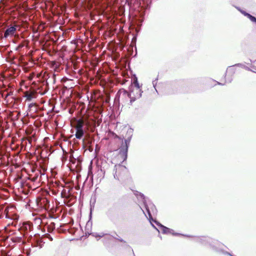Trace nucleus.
I'll list each match as a JSON object with an SVG mask.
<instances>
[{
  "instance_id": "obj_10",
  "label": "nucleus",
  "mask_w": 256,
  "mask_h": 256,
  "mask_svg": "<svg viewBox=\"0 0 256 256\" xmlns=\"http://www.w3.org/2000/svg\"><path fill=\"white\" fill-rule=\"evenodd\" d=\"M133 84L134 85H132V86H134V88H140L136 78L134 79V82H133Z\"/></svg>"
},
{
  "instance_id": "obj_8",
  "label": "nucleus",
  "mask_w": 256,
  "mask_h": 256,
  "mask_svg": "<svg viewBox=\"0 0 256 256\" xmlns=\"http://www.w3.org/2000/svg\"><path fill=\"white\" fill-rule=\"evenodd\" d=\"M84 121L82 120H78L76 122V124L75 126L76 129L83 130Z\"/></svg>"
},
{
  "instance_id": "obj_14",
  "label": "nucleus",
  "mask_w": 256,
  "mask_h": 256,
  "mask_svg": "<svg viewBox=\"0 0 256 256\" xmlns=\"http://www.w3.org/2000/svg\"><path fill=\"white\" fill-rule=\"evenodd\" d=\"M156 80H154V81L152 82V84H153L154 87H155V85L156 84Z\"/></svg>"
},
{
  "instance_id": "obj_9",
  "label": "nucleus",
  "mask_w": 256,
  "mask_h": 256,
  "mask_svg": "<svg viewBox=\"0 0 256 256\" xmlns=\"http://www.w3.org/2000/svg\"><path fill=\"white\" fill-rule=\"evenodd\" d=\"M242 14H244L245 16H247L252 22H256V18L254 16H253L250 14L244 12H242Z\"/></svg>"
},
{
  "instance_id": "obj_16",
  "label": "nucleus",
  "mask_w": 256,
  "mask_h": 256,
  "mask_svg": "<svg viewBox=\"0 0 256 256\" xmlns=\"http://www.w3.org/2000/svg\"><path fill=\"white\" fill-rule=\"evenodd\" d=\"M142 211H143L144 213V214L145 216H146L148 218V216H146V214H145V212H144V211L143 210H142Z\"/></svg>"
},
{
  "instance_id": "obj_18",
  "label": "nucleus",
  "mask_w": 256,
  "mask_h": 256,
  "mask_svg": "<svg viewBox=\"0 0 256 256\" xmlns=\"http://www.w3.org/2000/svg\"><path fill=\"white\" fill-rule=\"evenodd\" d=\"M154 222L156 224H157L156 221L154 220Z\"/></svg>"
},
{
  "instance_id": "obj_6",
  "label": "nucleus",
  "mask_w": 256,
  "mask_h": 256,
  "mask_svg": "<svg viewBox=\"0 0 256 256\" xmlns=\"http://www.w3.org/2000/svg\"><path fill=\"white\" fill-rule=\"evenodd\" d=\"M24 96L28 101H31L34 98V92H26Z\"/></svg>"
},
{
  "instance_id": "obj_11",
  "label": "nucleus",
  "mask_w": 256,
  "mask_h": 256,
  "mask_svg": "<svg viewBox=\"0 0 256 256\" xmlns=\"http://www.w3.org/2000/svg\"><path fill=\"white\" fill-rule=\"evenodd\" d=\"M104 234L103 233H100V234H94V236L96 237H97V236H99V237H102L104 236Z\"/></svg>"
},
{
  "instance_id": "obj_4",
  "label": "nucleus",
  "mask_w": 256,
  "mask_h": 256,
  "mask_svg": "<svg viewBox=\"0 0 256 256\" xmlns=\"http://www.w3.org/2000/svg\"><path fill=\"white\" fill-rule=\"evenodd\" d=\"M16 31V28L15 26H11L8 28L4 32V37L6 38L9 36H14Z\"/></svg>"
},
{
  "instance_id": "obj_3",
  "label": "nucleus",
  "mask_w": 256,
  "mask_h": 256,
  "mask_svg": "<svg viewBox=\"0 0 256 256\" xmlns=\"http://www.w3.org/2000/svg\"><path fill=\"white\" fill-rule=\"evenodd\" d=\"M130 139L128 138L125 140L124 143L125 145L120 150V154L124 157V160H126L127 158V154L128 145L130 142Z\"/></svg>"
},
{
  "instance_id": "obj_1",
  "label": "nucleus",
  "mask_w": 256,
  "mask_h": 256,
  "mask_svg": "<svg viewBox=\"0 0 256 256\" xmlns=\"http://www.w3.org/2000/svg\"><path fill=\"white\" fill-rule=\"evenodd\" d=\"M130 92L122 90L120 91V94L122 98H124V101L128 102L130 99V104H132L136 99L140 98L142 96V92L140 88H134L132 84L130 88Z\"/></svg>"
},
{
  "instance_id": "obj_7",
  "label": "nucleus",
  "mask_w": 256,
  "mask_h": 256,
  "mask_svg": "<svg viewBox=\"0 0 256 256\" xmlns=\"http://www.w3.org/2000/svg\"><path fill=\"white\" fill-rule=\"evenodd\" d=\"M84 134L83 130L76 129V133L75 134L76 138L80 140Z\"/></svg>"
},
{
  "instance_id": "obj_17",
  "label": "nucleus",
  "mask_w": 256,
  "mask_h": 256,
  "mask_svg": "<svg viewBox=\"0 0 256 256\" xmlns=\"http://www.w3.org/2000/svg\"><path fill=\"white\" fill-rule=\"evenodd\" d=\"M116 173H115V174H114V178H116Z\"/></svg>"
},
{
  "instance_id": "obj_5",
  "label": "nucleus",
  "mask_w": 256,
  "mask_h": 256,
  "mask_svg": "<svg viewBox=\"0 0 256 256\" xmlns=\"http://www.w3.org/2000/svg\"><path fill=\"white\" fill-rule=\"evenodd\" d=\"M157 224L162 228V230L164 234H174L173 232V230L170 229L167 227H166L161 224Z\"/></svg>"
},
{
  "instance_id": "obj_15",
  "label": "nucleus",
  "mask_w": 256,
  "mask_h": 256,
  "mask_svg": "<svg viewBox=\"0 0 256 256\" xmlns=\"http://www.w3.org/2000/svg\"><path fill=\"white\" fill-rule=\"evenodd\" d=\"M132 129H130L128 131V132H129L130 134H131L132 132Z\"/></svg>"
},
{
  "instance_id": "obj_13",
  "label": "nucleus",
  "mask_w": 256,
  "mask_h": 256,
  "mask_svg": "<svg viewBox=\"0 0 256 256\" xmlns=\"http://www.w3.org/2000/svg\"><path fill=\"white\" fill-rule=\"evenodd\" d=\"M34 106V104H30L28 106V107L30 108H32V106Z\"/></svg>"
},
{
  "instance_id": "obj_12",
  "label": "nucleus",
  "mask_w": 256,
  "mask_h": 256,
  "mask_svg": "<svg viewBox=\"0 0 256 256\" xmlns=\"http://www.w3.org/2000/svg\"><path fill=\"white\" fill-rule=\"evenodd\" d=\"M115 168H116V170H117L118 168H122V169H126V168L125 166H122L120 165H119L118 166H116Z\"/></svg>"
},
{
  "instance_id": "obj_2",
  "label": "nucleus",
  "mask_w": 256,
  "mask_h": 256,
  "mask_svg": "<svg viewBox=\"0 0 256 256\" xmlns=\"http://www.w3.org/2000/svg\"><path fill=\"white\" fill-rule=\"evenodd\" d=\"M135 194L138 199L141 198L142 200L145 208L146 210L147 213L148 215L149 220L150 222H151V220H152L151 212L154 213V212L156 211L154 206L152 204H148L146 202V198L142 194H141L137 192Z\"/></svg>"
}]
</instances>
